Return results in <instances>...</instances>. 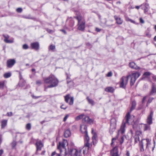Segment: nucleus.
I'll return each mask as SVG.
<instances>
[{
    "label": "nucleus",
    "instance_id": "nucleus-1",
    "mask_svg": "<svg viewBox=\"0 0 156 156\" xmlns=\"http://www.w3.org/2000/svg\"><path fill=\"white\" fill-rule=\"evenodd\" d=\"M68 144V142L67 140L63 139L62 142H59L57 146V148L59 150L61 153L62 151V149H64L65 151V155H66L68 154H70L71 155H73V152L74 153L73 156H78L79 152L76 149L71 148L70 150L67 151L66 148V145H67Z\"/></svg>",
    "mask_w": 156,
    "mask_h": 156
},
{
    "label": "nucleus",
    "instance_id": "nucleus-2",
    "mask_svg": "<svg viewBox=\"0 0 156 156\" xmlns=\"http://www.w3.org/2000/svg\"><path fill=\"white\" fill-rule=\"evenodd\" d=\"M44 82V91H46L48 88H51L57 86L58 80L57 79H45Z\"/></svg>",
    "mask_w": 156,
    "mask_h": 156
},
{
    "label": "nucleus",
    "instance_id": "nucleus-3",
    "mask_svg": "<svg viewBox=\"0 0 156 156\" xmlns=\"http://www.w3.org/2000/svg\"><path fill=\"white\" fill-rule=\"evenodd\" d=\"M151 141V140L149 139H142L141 142H140V145L143 149L144 147L145 146L146 149L149 150L151 149L152 151H153L155 147L154 143L152 145Z\"/></svg>",
    "mask_w": 156,
    "mask_h": 156
},
{
    "label": "nucleus",
    "instance_id": "nucleus-4",
    "mask_svg": "<svg viewBox=\"0 0 156 156\" xmlns=\"http://www.w3.org/2000/svg\"><path fill=\"white\" fill-rule=\"evenodd\" d=\"M131 116L130 113L128 112L126 115L125 119L123 121L122 123V124L121 128L120 131L122 134H123L125 131V127L126 126V123L129 124V119H130Z\"/></svg>",
    "mask_w": 156,
    "mask_h": 156
},
{
    "label": "nucleus",
    "instance_id": "nucleus-5",
    "mask_svg": "<svg viewBox=\"0 0 156 156\" xmlns=\"http://www.w3.org/2000/svg\"><path fill=\"white\" fill-rule=\"evenodd\" d=\"M89 140L90 138L88 135L87 133L85 134L84 146L83 148L84 154L87 153L88 152L90 146Z\"/></svg>",
    "mask_w": 156,
    "mask_h": 156
},
{
    "label": "nucleus",
    "instance_id": "nucleus-6",
    "mask_svg": "<svg viewBox=\"0 0 156 156\" xmlns=\"http://www.w3.org/2000/svg\"><path fill=\"white\" fill-rule=\"evenodd\" d=\"M111 126L109 130L110 133L112 134L115 131L116 125V120L115 119H112L110 121Z\"/></svg>",
    "mask_w": 156,
    "mask_h": 156
},
{
    "label": "nucleus",
    "instance_id": "nucleus-7",
    "mask_svg": "<svg viewBox=\"0 0 156 156\" xmlns=\"http://www.w3.org/2000/svg\"><path fill=\"white\" fill-rule=\"evenodd\" d=\"M110 155L111 156H120L118 147H115L111 150Z\"/></svg>",
    "mask_w": 156,
    "mask_h": 156
},
{
    "label": "nucleus",
    "instance_id": "nucleus-8",
    "mask_svg": "<svg viewBox=\"0 0 156 156\" xmlns=\"http://www.w3.org/2000/svg\"><path fill=\"white\" fill-rule=\"evenodd\" d=\"M37 147L36 154H38L37 151L41 150V148L43 146V144L42 143L41 140H37L35 144Z\"/></svg>",
    "mask_w": 156,
    "mask_h": 156
},
{
    "label": "nucleus",
    "instance_id": "nucleus-9",
    "mask_svg": "<svg viewBox=\"0 0 156 156\" xmlns=\"http://www.w3.org/2000/svg\"><path fill=\"white\" fill-rule=\"evenodd\" d=\"M16 62V61L14 59H9L7 61V66L9 68H11L15 64Z\"/></svg>",
    "mask_w": 156,
    "mask_h": 156
},
{
    "label": "nucleus",
    "instance_id": "nucleus-10",
    "mask_svg": "<svg viewBox=\"0 0 156 156\" xmlns=\"http://www.w3.org/2000/svg\"><path fill=\"white\" fill-rule=\"evenodd\" d=\"M85 21H82L80 23L78 24L77 25L78 26V30L81 31H83L85 28Z\"/></svg>",
    "mask_w": 156,
    "mask_h": 156
},
{
    "label": "nucleus",
    "instance_id": "nucleus-11",
    "mask_svg": "<svg viewBox=\"0 0 156 156\" xmlns=\"http://www.w3.org/2000/svg\"><path fill=\"white\" fill-rule=\"evenodd\" d=\"M140 75V74L138 72L132 73L128 75L126 78H138Z\"/></svg>",
    "mask_w": 156,
    "mask_h": 156
},
{
    "label": "nucleus",
    "instance_id": "nucleus-12",
    "mask_svg": "<svg viewBox=\"0 0 156 156\" xmlns=\"http://www.w3.org/2000/svg\"><path fill=\"white\" fill-rule=\"evenodd\" d=\"M83 122L84 123H87L89 124L93 123V120L92 119L89 118L88 116H85L83 119Z\"/></svg>",
    "mask_w": 156,
    "mask_h": 156
},
{
    "label": "nucleus",
    "instance_id": "nucleus-13",
    "mask_svg": "<svg viewBox=\"0 0 156 156\" xmlns=\"http://www.w3.org/2000/svg\"><path fill=\"white\" fill-rule=\"evenodd\" d=\"M128 79H122L120 84V87L125 88Z\"/></svg>",
    "mask_w": 156,
    "mask_h": 156
},
{
    "label": "nucleus",
    "instance_id": "nucleus-14",
    "mask_svg": "<svg viewBox=\"0 0 156 156\" xmlns=\"http://www.w3.org/2000/svg\"><path fill=\"white\" fill-rule=\"evenodd\" d=\"M31 46L32 49L36 50H38L39 48V44L37 42L31 43Z\"/></svg>",
    "mask_w": 156,
    "mask_h": 156
},
{
    "label": "nucleus",
    "instance_id": "nucleus-15",
    "mask_svg": "<svg viewBox=\"0 0 156 156\" xmlns=\"http://www.w3.org/2000/svg\"><path fill=\"white\" fill-rule=\"evenodd\" d=\"M129 67L133 69H140V68L138 66L135 62H132L129 63Z\"/></svg>",
    "mask_w": 156,
    "mask_h": 156
},
{
    "label": "nucleus",
    "instance_id": "nucleus-16",
    "mask_svg": "<svg viewBox=\"0 0 156 156\" xmlns=\"http://www.w3.org/2000/svg\"><path fill=\"white\" fill-rule=\"evenodd\" d=\"M153 115V112H151L150 115H148L147 117V122L148 124L149 125L152 123Z\"/></svg>",
    "mask_w": 156,
    "mask_h": 156
},
{
    "label": "nucleus",
    "instance_id": "nucleus-17",
    "mask_svg": "<svg viewBox=\"0 0 156 156\" xmlns=\"http://www.w3.org/2000/svg\"><path fill=\"white\" fill-rule=\"evenodd\" d=\"M80 130L83 133L85 134L87 133V126L84 125H83L80 126Z\"/></svg>",
    "mask_w": 156,
    "mask_h": 156
},
{
    "label": "nucleus",
    "instance_id": "nucleus-18",
    "mask_svg": "<svg viewBox=\"0 0 156 156\" xmlns=\"http://www.w3.org/2000/svg\"><path fill=\"white\" fill-rule=\"evenodd\" d=\"M114 18L116 20V23L119 25L123 23V20L119 17L116 16H114Z\"/></svg>",
    "mask_w": 156,
    "mask_h": 156
},
{
    "label": "nucleus",
    "instance_id": "nucleus-19",
    "mask_svg": "<svg viewBox=\"0 0 156 156\" xmlns=\"http://www.w3.org/2000/svg\"><path fill=\"white\" fill-rule=\"evenodd\" d=\"M115 89L114 87H106L105 89V90L107 92L110 93H113Z\"/></svg>",
    "mask_w": 156,
    "mask_h": 156
},
{
    "label": "nucleus",
    "instance_id": "nucleus-20",
    "mask_svg": "<svg viewBox=\"0 0 156 156\" xmlns=\"http://www.w3.org/2000/svg\"><path fill=\"white\" fill-rule=\"evenodd\" d=\"M3 36L5 38L4 41L5 43H11L13 42V41L8 40V38L9 37V35H7L3 34Z\"/></svg>",
    "mask_w": 156,
    "mask_h": 156
},
{
    "label": "nucleus",
    "instance_id": "nucleus-21",
    "mask_svg": "<svg viewBox=\"0 0 156 156\" xmlns=\"http://www.w3.org/2000/svg\"><path fill=\"white\" fill-rule=\"evenodd\" d=\"M156 94V85L155 86L154 83L153 84L152 88V90L150 93V95H154Z\"/></svg>",
    "mask_w": 156,
    "mask_h": 156
},
{
    "label": "nucleus",
    "instance_id": "nucleus-22",
    "mask_svg": "<svg viewBox=\"0 0 156 156\" xmlns=\"http://www.w3.org/2000/svg\"><path fill=\"white\" fill-rule=\"evenodd\" d=\"M71 135V132L70 130L69 129H67L65 131L64 135V136L67 138L68 137H69Z\"/></svg>",
    "mask_w": 156,
    "mask_h": 156
},
{
    "label": "nucleus",
    "instance_id": "nucleus-23",
    "mask_svg": "<svg viewBox=\"0 0 156 156\" xmlns=\"http://www.w3.org/2000/svg\"><path fill=\"white\" fill-rule=\"evenodd\" d=\"M86 99L89 104H90L92 106H93L94 105L95 103L94 101L92 99H90L88 97H87Z\"/></svg>",
    "mask_w": 156,
    "mask_h": 156
},
{
    "label": "nucleus",
    "instance_id": "nucleus-24",
    "mask_svg": "<svg viewBox=\"0 0 156 156\" xmlns=\"http://www.w3.org/2000/svg\"><path fill=\"white\" fill-rule=\"evenodd\" d=\"M19 84L20 86L22 87L25 85L26 82L23 79H20Z\"/></svg>",
    "mask_w": 156,
    "mask_h": 156
},
{
    "label": "nucleus",
    "instance_id": "nucleus-25",
    "mask_svg": "<svg viewBox=\"0 0 156 156\" xmlns=\"http://www.w3.org/2000/svg\"><path fill=\"white\" fill-rule=\"evenodd\" d=\"M7 120H3L1 121V127L2 128H4L7 125Z\"/></svg>",
    "mask_w": 156,
    "mask_h": 156
},
{
    "label": "nucleus",
    "instance_id": "nucleus-26",
    "mask_svg": "<svg viewBox=\"0 0 156 156\" xmlns=\"http://www.w3.org/2000/svg\"><path fill=\"white\" fill-rule=\"evenodd\" d=\"M136 102L135 101H133L132 103V106L130 108V111L131 112L134 109L136 106Z\"/></svg>",
    "mask_w": 156,
    "mask_h": 156
},
{
    "label": "nucleus",
    "instance_id": "nucleus-27",
    "mask_svg": "<svg viewBox=\"0 0 156 156\" xmlns=\"http://www.w3.org/2000/svg\"><path fill=\"white\" fill-rule=\"evenodd\" d=\"M75 18L78 21V24L80 23L82 21H84V20H82V17L80 16L75 17Z\"/></svg>",
    "mask_w": 156,
    "mask_h": 156
},
{
    "label": "nucleus",
    "instance_id": "nucleus-28",
    "mask_svg": "<svg viewBox=\"0 0 156 156\" xmlns=\"http://www.w3.org/2000/svg\"><path fill=\"white\" fill-rule=\"evenodd\" d=\"M97 137V134L96 133H94L92 137V142H93L94 144V143H96Z\"/></svg>",
    "mask_w": 156,
    "mask_h": 156
},
{
    "label": "nucleus",
    "instance_id": "nucleus-29",
    "mask_svg": "<svg viewBox=\"0 0 156 156\" xmlns=\"http://www.w3.org/2000/svg\"><path fill=\"white\" fill-rule=\"evenodd\" d=\"M11 76V73H5L4 75V77L5 78H8L10 77Z\"/></svg>",
    "mask_w": 156,
    "mask_h": 156
},
{
    "label": "nucleus",
    "instance_id": "nucleus-30",
    "mask_svg": "<svg viewBox=\"0 0 156 156\" xmlns=\"http://www.w3.org/2000/svg\"><path fill=\"white\" fill-rule=\"evenodd\" d=\"M70 95L69 94H68L65 96V101L67 103H68L69 99L70 98Z\"/></svg>",
    "mask_w": 156,
    "mask_h": 156
},
{
    "label": "nucleus",
    "instance_id": "nucleus-31",
    "mask_svg": "<svg viewBox=\"0 0 156 156\" xmlns=\"http://www.w3.org/2000/svg\"><path fill=\"white\" fill-rule=\"evenodd\" d=\"M144 130H150V126L149 125L145 124L144 125Z\"/></svg>",
    "mask_w": 156,
    "mask_h": 156
},
{
    "label": "nucleus",
    "instance_id": "nucleus-32",
    "mask_svg": "<svg viewBox=\"0 0 156 156\" xmlns=\"http://www.w3.org/2000/svg\"><path fill=\"white\" fill-rule=\"evenodd\" d=\"M134 138V142L135 144L137 143L138 141H140V138L139 136H135Z\"/></svg>",
    "mask_w": 156,
    "mask_h": 156
},
{
    "label": "nucleus",
    "instance_id": "nucleus-33",
    "mask_svg": "<svg viewBox=\"0 0 156 156\" xmlns=\"http://www.w3.org/2000/svg\"><path fill=\"white\" fill-rule=\"evenodd\" d=\"M26 128L27 130H30L31 128V125L30 123H27L26 125Z\"/></svg>",
    "mask_w": 156,
    "mask_h": 156
},
{
    "label": "nucleus",
    "instance_id": "nucleus-34",
    "mask_svg": "<svg viewBox=\"0 0 156 156\" xmlns=\"http://www.w3.org/2000/svg\"><path fill=\"white\" fill-rule=\"evenodd\" d=\"M84 116V115L83 114H82L81 115H79L76 117L75 118V119L76 120H79L82 118Z\"/></svg>",
    "mask_w": 156,
    "mask_h": 156
},
{
    "label": "nucleus",
    "instance_id": "nucleus-35",
    "mask_svg": "<svg viewBox=\"0 0 156 156\" xmlns=\"http://www.w3.org/2000/svg\"><path fill=\"white\" fill-rule=\"evenodd\" d=\"M151 74L149 72H146L144 73L143 76H144L146 77H148Z\"/></svg>",
    "mask_w": 156,
    "mask_h": 156
},
{
    "label": "nucleus",
    "instance_id": "nucleus-36",
    "mask_svg": "<svg viewBox=\"0 0 156 156\" xmlns=\"http://www.w3.org/2000/svg\"><path fill=\"white\" fill-rule=\"evenodd\" d=\"M29 47L28 46L27 44H25L23 45L22 46V48L23 49H27L29 48Z\"/></svg>",
    "mask_w": 156,
    "mask_h": 156
},
{
    "label": "nucleus",
    "instance_id": "nucleus-37",
    "mask_svg": "<svg viewBox=\"0 0 156 156\" xmlns=\"http://www.w3.org/2000/svg\"><path fill=\"white\" fill-rule=\"evenodd\" d=\"M136 79H131L130 85L131 86H132L134 84L136 80Z\"/></svg>",
    "mask_w": 156,
    "mask_h": 156
},
{
    "label": "nucleus",
    "instance_id": "nucleus-38",
    "mask_svg": "<svg viewBox=\"0 0 156 156\" xmlns=\"http://www.w3.org/2000/svg\"><path fill=\"white\" fill-rule=\"evenodd\" d=\"M142 132L140 131H136V135L135 136H139V137L140 136V134H141Z\"/></svg>",
    "mask_w": 156,
    "mask_h": 156
},
{
    "label": "nucleus",
    "instance_id": "nucleus-39",
    "mask_svg": "<svg viewBox=\"0 0 156 156\" xmlns=\"http://www.w3.org/2000/svg\"><path fill=\"white\" fill-rule=\"evenodd\" d=\"M74 101V98L73 97H72L70 99V102L69 103V104L70 105H72Z\"/></svg>",
    "mask_w": 156,
    "mask_h": 156
},
{
    "label": "nucleus",
    "instance_id": "nucleus-40",
    "mask_svg": "<svg viewBox=\"0 0 156 156\" xmlns=\"http://www.w3.org/2000/svg\"><path fill=\"white\" fill-rule=\"evenodd\" d=\"M113 74L112 73L111 71H110L108 73L106 74V76L107 77H111Z\"/></svg>",
    "mask_w": 156,
    "mask_h": 156
},
{
    "label": "nucleus",
    "instance_id": "nucleus-41",
    "mask_svg": "<svg viewBox=\"0 0 156 156\" xmlns=\"http://www.w3.org/2000/svg\"><path fill=\"white\" fill-rule=\"evenodd\" d=\"M149 6V5L148 4H146L145 6V8L144 9V13H146L148 11V9L147 6Z\"/></svg>",
    "mask_w": 156,
    "mask_h": 156
},
{
    "label": "nucleus",
    "instance_id": "nucleus-42",
    "mask_svg": "<svg viewBox=\"0 0 156 156\" xmlns=\"http://www.w3.org/2000/svg\"><path fill=\"white\" fill-rule=\"evenodd\" d=\"M55 45L51 44L49 46V49L52 50L55 49Z\"/></svg>",
    "mask_w": 156,
    "mask_h": 156
},
{
    "label": "nucleus",
    "instance_id": "nucleus-43",
    "mask_svg": "<svg viewBox=\"0 0 156 156\" xmlns=\"http://www.w3.org/2000/svg\"><path fill=\"white\" fill-rule=\"evenodd\" d=\"M16 11L20 13L22 11V9L21 8H18L16 9Z\"/></svg>",
    "mask_w": 156,
    "mask_h": 156
},
{
    "label": "nucleus",
    "instance_id": "nucleus-44",
    "mask_svg": "<svg viewBox=\"0 0 156 156\" xmlns=\"http://www.w3.org/2000/svg\"><path fill=\"white\" fill-rule=\"evenodd\" d=\"M46 31L50 34H52L54 32V31L51 30L47 28L46 30Z\"/></svg>",
    "mask_w": 156,
    "mask_h": 156
},
{
    "label": "nucleus",
    "instance_id": "nucleus-45",
    "mask_svg": "<svg viewBox=\"0 0 156 156\" xmlns=\"http://www.w3.org/2000/svg\"><path fill=\"white\" fill-rule=\"evenodd\" d=\"M4 86V83L3 82H0V88H3Z\"/></svg>",
    "mask_w": 156,
    "mask_h": 156
},
{
    "label": "nucleus",
    "instance_id": "nucleus-46",
    "mask_svg": "<svg viewBox=\"0 0 156 156\" xmlns=\"http://www.w3.org/2000/svg\"><path fill=\"white\" fill-rule=\"evenodd\" d=\"M31 96L34 99H37V98L41 97V96H37V97L33 95H31Z\"/></svg>",
    "mask_w": 156,
    "mask_h": 156
},
{
    "label": "nucleus",
    "instance_id": "nucleus-47",
    "mask_svg": "<svg viewBox=\"0 0 156 156\" xmlns=\"http://www.w3.org/2000/svg\"><path fill=\"white\" fill-rule=\"evenodd\" d=\"M117 137H115V138H113L112 139V143L111 144V145L112 146H113V143H114V140H116L117 139Z\"/></svg>",
    "mask_w": 156,
    "mask_h": 156
},
{
    "label": "nucleus",
    "instance_id": "nucleus-48",
    "mask_svg": "<svg viewBox=\"0 0 156 156\" xmlns=\"http://www.w3.org/2000/svg\"><path fill=\"white\" fill-rule=\"evenodd\" d=\"M69 116V115H66V116L64 118L63 121L65 122L66 120V119Z\"/></svg>",
    "mask_w": 156,
    "mask_h": 156
},
{
    "label": "nucleus",
    "instance_id": "nucleus-49",
    "mask_svg": "<svg viewBox=\"0 0 156 156\" xmlns=\"http://www.w3.org/2000/svg\"><path fill=\"white\" fill-rule=\"evenodd\" d=\"M7 114L8 116H11L12 115V112H8L7 113Z\"/></svg>",
    "mask_w": 156,
    "mask_h": 156
},
{
    "label": "nucleus",
    "instance_id": "nucleus-50",
    "mask_svg": "<svg viewBox=\"0 0 156 156\" xmlns=\"http://www.w3.org/2000/svg\"><path fill=\"white\" fill-rule=\"evenodd\" d=\"M67 107V106H64V105H62L61 106V108L62 109H66V108Z\"/></svg>",
    "mask_w": 156,
    "mask_h": 156
},
{
    "label": "nucleus",
    "instance_id": "nucleus-51",
    "mask_svg": "<svg viewBox=\"0 0 156 156\" xmlns=\"http://www.w3.org/2000/svg\"><path fill=\"white\" fill-rule=\"evenodd\" d=\"M124 140V138L122 136L121 137V140H120V142L121 144H122L123 143Z\"/></svg>",
    "mask_w": 156,
    "mask_h": 156
},
{
    "label": "nucleus",
    "instance_id": "nucleus-52",
    "mask_svg": "<svg viewBox=\"0 0 156 156\" xmlns=\"http://www.w3.org/2000/svg\"><path fill=\"white\" fill-rule=\"evenodd\" d=\"M140 22L142 23H144V20L141 18H140Z\"/></svg>",
    "mask_w": 156,
    "mask_h": 156
},
{
    "label": "nucleus",
    "instance_id": "nucleus-53",
    "mask_svg": "<svg viewBox=\"0 0 156 156\" xmlns=\"http://www.w3.org/2000/svg\"><path fill=\"white\" fill-rule=\"evenodd\" d=\"M146 98H147V97H144L143 99L142 100V103L143 105L144 104L145 102V101L146 100Z\"/></svg>",
    "mask_w": 156,
    "mask_h": 156
},
{
    "label": "nucleus",
    "instance_id": "nucleus-54",
    "mask_svg": "<svg viewBox=\"0 0 156 156\" xmlns=\"http://www.w3.org/2000/svg\"><path fill=\"white\" fill-rule=\"evenodd\" d=\"M36 84L38 85H40L41 84V82L40 80H37L36 81Z\"/></svg>",
    "mask_w": 156,
    "mask_h": 156
},
{
    "label": "nucleus",
    "instance_id": "nucleus-55",
    "mask_svg": "<svg viewBox=\"0 0 156 156\" xmlns=\"http://www.w3.org/2000/svg\"><path fill=\"white\" fill-rule=\"evenodd\" d=\"M16 145V142L15 141H13L12 143V145L13 147H14Z\"/></svg>",
    "mask_w": 156,
    "mask_h": 156
},
{
    "label": "nucleus",
    "instance_id": "nucleus-56",
    "mask_svg": "<svg viewBox=\"0 0 156 156\" xmlns=\"http://www.w3.org/2000/svg\"><path fill=\"white\" fill-rule=\"evenodd\" d=\"M23 17L24 18L27 19H32V18L30 17L29 16H23Z\"/></svg>",
    "mask_w": 156,
    "mask_h": 156
},
{
    "label": "nucleus",
    "instance_id": "nucleus-57",
    "mask_svg": "<svg viewBox=\"0 0 156 156\" xmlns=\"http://www.w3.org/2000/svg\"><path fill=\"white\" fill-rule=\"evenodd\" d=\"M56 154H57L56 153L55 151L53 152L52 153V154H51V156H55V155H56Z\"/></svg>",
    "mask_w": 156,
    "mask_h": 156
},
{
    "label": "nucleus",
    "instance_id": "nucleus-58",
    "mask_svg": "<svg viewBox=\"0 0 156 156\" xmlns=\"http://www.w3.org/2000/svg\"><path fill=\"white\" fill-rule=\"evenodd\" d=\"M95 30L97 32H99L101 31V29L98 28H95Z\"/></svg>",
    "mask_w": 156,
    "mask_h": 156
},
{
    "label": "nucleus",
    "instance_id": "nucleus-59",
    "mask_svg": "<svg viewBox=\"0 0 156 156\" xmlns=\"http://www.w3.org/2000/svg\"><path fill=\"white\" fill-rule=\"evenodd\" d=\"M60 31L63 32L65 34H66V31L63 29H62L60 30Z\"/></svg>",
    "mask_w": 156,
    "mask_h": 156
},
{
    "label": "nucleus",
    "instance_id": "nucleus-60",
    "mask_svg": "<svg viewBox=\"0 0 156 156\" xmlns=\"http://www.w3.org/2000/svg\"><path fill=\"white\" fill-rule=\"evenodd\" d=\"M126 156H130V153L129 151H127L126 154Z\"/></svg>",
    "mask_w": 156,
    "mask_h": 156
},
{
    "label": "nucleus",
    "instance_id": "nucleus-61",
    "mask_svg": "<svg viewBox=\"0 0 156 156\" xmlns=\"http://www.w3.org/2000/svg\"><path fill=\"white\" fill-rule=\"evenodd\" d=\"M137 125L136 124H134L133 125V129H136V127Z\"/></svg>",
    "mask_w": 156,
    "mask_h": 156
},
{
    "label": "nucleus",
    "instance_id": "nucleus-62",
    "mask_svg": "<svg viewBox=\"0 0 156 156\" xmlns=\"http://www.w3.org/2000/svg\"><path fill=\"white\" fill-rule=\"evenodd\" d=\"M152 99H150L148 101H147V104H148V103H150L151 102V101L152 100Z\"/></svg>",
    "mask_w": 156,
    "mask_h": 156
},
{
    "label": "nucleus",
    "instance_id": "nucleus-63",
    "mask_svg": "<svg viewBox=\"0 0 156 156\" xmlns=\"http://www.w3.org/2000/svg\"><path fill=\"white\" fill-rule=\"evenodd\" d=\"M126 20L127 21H130V19L128 17H126Z\"/></svg>",
    "mask_w": 156,
    "mask_h": 156
},
{
    "label": "nucleus",
    "instance_id": "nucleus-64",
    "mask_svg": "<svg viewBox=\"0 0 156 156\" xmlns=\"http://www.w3.org/2000/svg\"><path fill=\"white\" fill-rule=\"evenodd\" d=\"M3 150H0V156H1V155L3 154Z\"/></svg>",
    "mask_w": 156,
    "mask_h": 156
}]
</instances>
